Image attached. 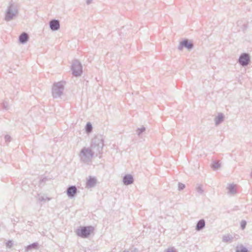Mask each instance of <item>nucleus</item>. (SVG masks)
Wrapping results in <instances>:
<instances>
[{"label":"nucleus","mask_w":252,"mask_h":252,"mask_svg":"<svg viewBox=\"0 0 252 252\" xmlns=\"http://www.w3.org/2000/svg\"><path fill=\"white\" fill-rule=\"evenodd\" d=\"M104 146V139L101 135L95 136L92 140L91 149L83 148L80 152V159L82 161L87 163L91 160L94 154L97 156L102 153Z\"/></svg>","instance_id":"obj_1"},{"label":"nucleus","mask_w":252,"mask_h":252,"mask_svg":"<svg viewBox=\"0 0 252 252\" xmlns=\"http://www.w3.org/2000/svg\"><path fill=\"white\" fill-rule=\"evenodd\" d=\"M64 82L60 81L55 83L52 89V94L54 98H58L61 97L64 91Z\"/></svg>","instance_id":"obj_2"},{"label":"nucleus","mask_w":252,"mask_h":252,"mask_svg":"<svg viewBox=\"0 0 252 252\" xmlns=\"http://www.w3.org/2000/svg\"><path fill=\"white\" fill-rule=\"evenodd\" d=\"M94 230V227L93 226H84L78 228L76 233L77 236L83 238H86L89 237Z\"/></svg>","instance_id":"obj_3"},{"label":"nucleus","mask_w":252,"mask_h":252,"mask_svg":"<svg viewBox=\"0 0 252 252\" xmlns=\"http://www.w3.org/2000/svg\"><path fill=\"white\" fill-rule=\"evenodd\" d=\"M18 13L17 6L13 3H10L7 7L5 14L4 19L6 21H9L13 19Z\"/></svg>","instance_id":"obj_4"},{"label":"nucleus","mask_w":252,"mask_h":252,"mask_svg":"<svg viewBox=\"0 0 252 252\" xmlns=\"http://www.w3.org/2000/svg\"><path fill=\"white\" fill-rule=\"evenodd\" d=\"M71 69L72 74L76 77L80 76L83 72L82 64L77 60L73 61Z\"/></svg>","instance_id":"obj_5"},{"label":"nucleus","mask_w":252,"mask_h":252,"mask_svg":"<svg viewBox=\"0 0 252 252\" xmlns=\"http://www.w3.org/2000/svg\"><path fill=\"white\" fill-rule=\"evenodd\" d=\"M194 47L193 43L188 39H185L180 42L178 49L182 50L183 48H186L189 51L191 50Z\"/></svg>","instance_id":"obj_6"},{"label":"nucleus","mask_w":252,"mask_h":252,"mask_svg":"<svg viewBox=\"0 0 252 252\" xmlns=\"http://www.w3.org/2000/svg\"><path fill=\"white\" fill-rule=\"evenodd\" d=\"M238 63L242 66H247L250 63L249 54L246 53L241 54L239 58Z\"/></svg>","instance_id":"obj_7"},{"label":"nucleus","mask_w":252,"mask_h":252,"mask_svg":"<svg viewBox=\"0 0 252 252\" xmlns=\"http://www.w3.org/2000/svg\"><path fill=\"white\" fill-rule=\"evenodd\" d=\"M77 189L75 186H70L66 189V194L69 198L74 197L76 194Z\"/></svg>","instance_id":"obj_8"},{"label":"nucleus","mask_w":252,"mask_h":252,"mask_svg":"<svg viewBox=\"0 0 252 252\" xmlns=\"http://www.w3.org/2000/svg\"><path fill=\"white\" fill-rule=\"evenodd\" d=\"M49 27L52 31H56L60 29V24L58 20L52 19L49 22Z\"/></svg>","instance_id":"obj_9"},{"label":"nucleus","mask_w":252,"mask_h":252,"mask_svg":"<svg viewBox=\"0 0 252 252\" xmlns=\"http://www.w3.org/2000/svg\"><path fill=\"white\" fill-rule=\"evenodd\" d=\"M133 177L131 174H126L123 178V182L125 185H129L133 183Z\"/></svg>","instance_id":"obj_10"},{"label":"nucleus","mask_w":252,"mask_h":252,"mask_svg":"<svg viewBox=\"0 0 252 252\" xmlns=\"http://www.w3.org/2000/svg\"><path fill=\"white\" fill-rule=\"evenodd\" d=\"M29 39V35L26 32H23L19 36V41L21 44H25Z\"/></svg>","instance_id":"obj_11"},{"label":"nucleus","mask_w":252,"mask_h":252,"mask_svg":"<svg viewBox=\"0 0 252 252\" xmlns=\"http://www.w3.org/2000/svg\"><path fill=\"white\" fill-rule=\"evenodd\" d=\"M96 183V179L94 177L90 176L86 182V187L91 188L94 187Z\"/></svg>","instance_id":"obj_12"},{"label":"nucleus","mask_w":252,"mask_h":252,"mask_svg":"<svg viewBox=\"0 0 252 252\" xmlns=\"http://www.w3.org/2000/svg\"><path fill=\"white\" fill-rule=\"evenodd\" d=\"M205 226V221L204 219L199 220L195 226V230L197 231H200L204 228Z\"/></svg>","instance_id":"obj_13"},{"label":"nucleus","mask_w":252,"mask_h":252,"mask_svg":"<svg viewBox=\"0 0 252 252\" xmlns=\"http://www.w3.org/2000/svg\"><path fill=\"white\" fill-rule=\"evenodd\" d=\"M224 115L221 113H219L218 116L215 117V120H214L215 122V125L216 126L220 125L224 121Z\"/></svg>","instance_id":"obj_14"},{"label":"nucleus","mask_w":252,"mask_h":252,"mask_svg":"<svg viewBox=\"0 0 252 252\" xmlns=\"http://www.w3.org/2000/svg\"><path fill=\"white\" fill-rule=\"evenodd\" d=\"M39 248V244L37 242L33 243L30 245H28L25 248V251L28 252L32 249L37 250Z\"/></svg>","instance_id":"obj_15"},{"label":"nucleus","mask_w":252,"mask_h":252,"mask_svg":"<svg viewBox=\"0 0 252 252\" xmlns=\"http://www.w3.org/2000/svg\"><path fill=\"white\" fill-rule=\"evenodd\" d=\"M236 252H250L246 247L242 245L237 246L236 249Z\"/></svg>","instance_id":"obj_16"},{"label":"nucleus","mask_w":252,"mask_h":252,"mask_svg":"<svg viewBox=\"0 0 252 252\" xmlns=\"http://www.w3.org/2000/svg\"><path fill=\"white\" fill-rule=\"evenodd\" d=\"M211 167L213 168L214 170L218 169L220 166V164L219 161H214L211 164Z\"/></svg>","instance_id":"obj_17"},{"label":"nucleus","mask_w":252,"mask_h":252,"mask_svg":"<svg viewBox=\"0 0 252 252\" xmlns=\"http://www.w3.org/2000/svg\"><path fill=\"white\" fill-rule=\"evenodd\" d=\"M227 189H228V192L230 194H234L236 193L235 185L230 184L228 186Z\"/></svg>","instance_id":"obj_18"},{"label":"nucleus","mask_w":252,"mask_h":252,"mask_svg":"<svg viewBox=\"0 0 252 252\" xmlns=\"http://www.w3.org/2000/svg\"><path fill=\"white\" fill-rule=\"evenodd\" d=\"M233 237L230 235H225L222 237V241L224 242H228L232 240Z\"/></svg>","instance_id":"obj_19"},{"label":"nucleus","mask_w":252,"mask_h":252,"mask_svg":"<svg viewBox=\"0 0 252 252\" xmlns=\"http://www.w3.org/2000/svg\"><path fill=\"white\" fill-rule=\"evenodd\" d=\"M92 129H93V126H92V124L90 122L87 123L86 125V126H85V129H86V132L87 133H90L92 131Z\"/></svg>","instance_id":"obj_20"},{"label":"nucleus","mask_w":252,"mask_h":252,"mask_svg":"<svg viewBox=\"0 0 252 252\" xmlns=\"http://www.w3.org/2000/svg\"><path fill=\"white\" fill-rule=\"evenodd\" d=\"M196 191L199 194H201L203 193L204 190L201 185H199L196 187Z\"/></svg>","instance_id":"obj_21"},{"label":"nucleus","mask_w":252,"mask_h":252,"mask_svg":"<svg viewBox=\"0 0 252 252\" xmlns=\"http://www.w3.org/2000/svg\"><path fill=\"white\" fill-rule=\"evenodd\" d=\"M146 130V128L144 126H142L140 128H138L137 130V133L139 136Z\"/></svg>","instance_id":"obj_22"},{"label":"nucleus","mask_w":252,"mask_h":252,"mask_svg":"<svg viewBox=\"0 0 252 252\" xmlns=\"http://www.w3.org/2000/svg\"><path fill=\"white\" fill-rule=\"evenodd\" d=\"M1 107L2 109L5 110L8 109V103L6 101H4L1 104Z\"/></svg>","instance_id":"obj_23"},{"label":"nucleus","mask_w":252,"mask_h":252,"mask_svg":"<svg viewBox=\"0 0 252 252\" xmlns=\"http://www.w3.org/2000/svg\"><path fill=\"white\" fill-rule=\"evenodd\" d=\"M247 222L246 220H243L241 222V228L242 229H244L246 228Z\"/></svg>","instance_id":"obj_24"},{"label":"nucleus","mask_w":252,"mask_h":252,"mask_svg":"<svg viewBox=\"0 0 252 252\" xmlns=\"http://www.w3.org/2000/svg\"><path fill=\"white\" fill-rule=\"evenodd\" d=\"M185 188V185L181 183H178V190H182Z\"/></svg>","instance_id":"obj_25"},{"label":"nucleus","mask_w":252,"mask_h":252,"mask_svg":"<svg viewBox=\"0 0 252 252\" xmlns=\"http://www.w3.org/2000/svg\"><path fill=\"white\" fill-rule=\"evenodd\" d=\"M4 140L6 142H9L11 140V137L9 135H5L4 136Z\"/></svg>","instance_id":"obj_26"},{"label":"nucleus","mask_w":252,"mask_h":252,"mask_svg":"<svg viewBox=\"0 0 252 252\" xmlns=\"http://www.w3.org/2000/svg\"><path fill=\"white\" fill-rule=\"evenodd\" d=\"M13 243L12 242V241L11 240H9L8 242H6V246L7 247H8V248H11L12 247V246H13Z\"/></svg>","instance_id":"obj_27"},{"label":"nucleus","mask_w":252,"mask_h":252,"mask_svg":"<svg viewBox=\"0 0 252 252\" xmlns=\"http://www.w3.org/2000/svg\"><path fill=\"white\" fill-rule=\"evenodd\" d=\"M164 252H177V251L173 248H170L164 251Z\"/></svg>","instance_id":"obj_28"},{"label":"nucleus","mask_w":252,"mask_h":252,"mask_svg":"<svg viewBox=\"0 0 252 252\" xmlns=\"http://www.w3.org/2000/svg\"><path fill=\"white\" fill-rule=\"evenodd\" d=\"M248 24H244L242 26V29L243 31H245L248 29Z\"/></svg>","instance_id":"obj_29"},{"label":"nucleus","mask_w":252,"mask_h":252,"mask_svg":"<svg viewBox=\"0 0 252 252\" xmlns=\"http://www.w3.org/2000/svg\"><path fill=\"white\" fill-rule=\"evenodd\" d=\"M39 200L40 201H43V200H50V198H49V197H46V198H44V197L42 196L40 198H39Z\"/></svg>","instance_id":"obj_30"},{"label":"nucleus","mask_w":252,"mask_h":252,"mask_svg":"<svg viewBox=\"0 0 252 252\" xmlns=\"http://www.w3.org/2000/svg\"><path fill=\"white\" fill-rule=\"evenodd\" d=\"M47 180H48V179H47V177H43V178H42V179H41L40 180V182L41 183H42V182H46Z\"/></svg>","instance_id":"obj_31"},{"label":"nucleus","mask_w":252,"mask_h":252,"mask_svg":"<svg viewBox=\"0 0 252 252\" xmlns=\"http://www.w3.org/2000/svg\"><path fill=\"white\" fill-rule=\"evenodd\" d=\"M131 252H139V251L137 248H134L131 249Z\"/></svg>","instance_id":"obj_32"},{"label":"nucleus","mask_w":252,"mask_h":252,"mask_svg":"<svg viewBox=\"0 0 252 252\" xmlns=\"http://www.w3.org/2000/svg\"><path fill=\"white\" fill-rule=\"evenodd\" d=\"M93 0H86V3L87 4H90L92 2Z\"/></svg>","instance_id":"obj_33"},{"label":"nucleus","mask_w":252,"mask_h":252,"mask_svg":"<svg viewBox=\"0 0 252 252\" xmlns=\"http://www.w3.org/2000/svg\"><path fill=\"white\" fill-rule=\"evenodd\" d=\"M123 252H129L127 251H124Z\"/></svg>","instance_id":"obj_34"},{"label":"nucleus","mask_w":252,"mask_h":252,"mask_svg":"<svg viewBox=\"0 0 252 252\" xmlns=\"http://www.w3.org/2000/svg\"><path fill=\"white\" fill-rule=\"evenodd\" d=\"M251 178H252V172L251 174Z\"/></svg>","instance_id":"obj_35"}]
</instances>
